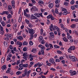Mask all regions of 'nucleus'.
<instances>
[{"mask_svg": "<svg viewBox=\"0 0 78 78\" xmlns=\"http://www.w3.org/2000/svg\"><path fill=\"white\" fill-rule=\"evenodd\" d=\"M50 19H51V21L52 20H55V18L53 16H51Z\"/></svg>", "mask_w": 78, "mask_h": 78, "instance_id": "obj_48", "label": "nucleus"}, {"mask_svg": "<svg viewBox=\"0 0 78 78\" xmlns=\"http://www.w3.org/2000/svg\"><path fill=\"white\" fill-rule=\"evenodd\" d=\"M0 23H1V24L2 25V26H3V27H5V23L4 22V21H2Z\"/></svg>", "mask_w": 78, "mask_h": 78, "instance_id": "obj_22", "label": "nucleus"}, {"mask_svg": "<svg viewBox=\"0 0 78 78\" xmlns=\"http://www.w3.org/2000/svg\"><path fill=\"white\" fill-rule=\"evenodd\" d=\"M3 27H1L0 28V30H1V33H2V34H3V33L4 31H3Z\"/></svg>", "mask_w": 78, "mask_h": 78, "instance_id": "obj_28", "label": "nucleus"}, {"mask_svg": "<svg viewBox=\"0 0 78 78\" xmlns=\"http://www.w3.org/2000/svg\"><path fill=\"white\" fill-rule=\"evenodd\" d=\"M8 11L11 13V15H13V11H12V10H8Z\"/></svg>", "mask_w": 78, "mask_h": 78, "instance_id": "obj_47", "label": "nucleus"}, {"mask_svg": "<svg viewBox=\"0 0 78 78\" xmlns=\"http://www.w3.org/2000/svg\"><path fill=\"white\" fill-rule=\"evenodd\" d=\"M23 45H28V43L26 42V41H24L23 42Z\"/></svg>", "mask_w": 78, "mask_h": 78, "instance_id": "obj_42", "label": "nucleus"}, {"mask_svg": "<svg viewBox=\"0 0 78 78\" xmlns=\"http://www.w3.org/2000/svg\"><path fill=\"white\" fill-rule=\"evenodd\" d=\"M53 30L54 31H55V30L56 31L57 30V31L59 32V28L56 26H54V27L53 28Z\"/></svg>", "mask_w": 78, "mask_h": 78, "instance_id": "obj_12", "label": "nucleus"}, {"mask_svg": "<svg viewBox=\"0 0 78 78\" xmlns=\"http://www.w3.org/2000/svg\"><path fill=\"white\" fill-rule=\"evenodd\" d=\"M27 48L26 47H24L23 48V51H27Z\"/></svg>", "mask_w": 78, "mask_h": 78, "instance_id": "obj_40", "label": "nucleus"}, {"mask_svg": "<svg viewBox=\"0 0 78 78\" xmlns=\"http://www.w3.org/2000/svg\"><path fill=\"white\" fill-rule=\"evenodd\" d=\"M48 7L49 8H52L53 7V3H51L48 5Z\"/></svg>", "mask_w": 78, "mask_h": 78, "instance_id": "obj_17", "label": "nucleus"}, {"mask_svg": "<svg viewBox=\"0 0 78 78\" xmlns=\"http://www.w3.org/2000/svg\"><path fill=\"white\" fill-rule=\"evenodd\" d=\"M1 69L2 70H5L6 69V65H4L1 68Z\"/></svg>", "mask_w": 78, "mask_h": 78, "instance_id": "obj_19", "label": "nucleus"}, {"mask_svg": "<svg viewBox=\"0 0 78 78\" xmlns=\"http://www.w3.org/2000/svg\"><path fill=\"white\" fill-rule=\"evenodd\" d=\"M20 63V60H17L16 62V65H19Z\"/></svg>", "mask_w": 78, "mask_h": 78, "instance_id": "obj_55", "label": "nucleus"}, {"mask_svg": "<svg viewBox=\"0 0 78 78\" xmlns=\"http://www.w3.org/2000/svg\"><path fill=\"white\" fill-rule=\"evenodd\" d=\"M49 34L51 37H52V38H54V37H55V36L54 35V33L53 32H50L49 33Z\"/></svg>", "mask_w": 78, "mask_h": 78, "instance_id": "obj_14", "label": "nucleus"}, {"mask_svg": "<svg viewBox=\"0 0 78 78\" xmlns=\"http://www.w3.org/2000/svg\"><path fill=\"white\" fill-rule=\"evenodd\" d=\"M27 12H29V10H28V9H27L25 10H24V14L25 16L26 17H28V18H30L31 16L30 15L27 14Z\"/></svg>", "mask_w": 78, "mask_h": 78, "instance_id": "obj_1", "label": "nucleus"}, {"mask_svg": "<svg viewBox=\"0 0 78 78\" xmlns=\"http://www.w3.org/2000/svg\"><path fill=\"white\" fill-rule=\"evenodd\" d=\"M61 62H62V63L63 64H65L66 62H65V60H62L61 61Z\"/></svg>", "mask_w": 78, "mask_h": 78, "instance_id": "obj_63", "label": "nucleus"}, {"mask_svg": "<svg viewBox=\"0 0 78 78\" xmlns=\"http://www.w3.org/2000/svg\"><path fill=\"white\" fill-rule=\"evenodd\" d=\"M67 38L68 39H72V36L70 35H69L68 36H67Z\"/></svg>", "mask_w": 78, "mask_h": 78, "instance_id": "obj_60", "label": "nucleus"}, {"mask_svg": "<svg viewBox=\"0 0 78 78\" xmlns=\"http://www.w3.org/2000/svg\"><path fill=\"white\" fill-rule=\"evenodd\" d=\"M22 73V72L20 71H18L16 73V74L17 75H20Z\"/></svg>", "mask_w": 78, "mask_h": 78, "instance_id": "obj_32", "label": "nucleus"}, {"mask_svg": "<svg viewBox=\"0 0 78 78\" xmlns=\"http://www.w3.org/2000/svg\"><path fill=\"white\" fill-rule=\"evenodd\" d=\"M18 39H19L20 41H21L23 39V37L22 36H19L18 37Z\"/></svg>", "mask_w": 78, "mask_h": 78, "instance_id": "obj_37", "label": "nucleus"}, {"mask_svg": "<svg viewBox=\"0 0 78 78\" xmlns=\"http://www.w3.org/2000/svg\"><path fill=\"white\" fill-rule=\"evenodd\" d=\"M54 47L56 48H60V47H59V46L56 45V44L54 45Z\"/></svg>", "mask_w": 78, "mask_h": 78, "instance_id": "obj_39", "label": "nucleus"}, {"mask_svg": "<svg viewBox=\"0 0 78 78\" xmlns=\"http://www.w3.org/2000/svg\"><path fill=\"white\" fill-rule=\"evenodd\" d=\"M32 36L33 37H34V38H36V37H37V34H35L34 35H32Z\"/></svg>", "mask_w": 78, "mask_h": 78, "instance_id": "obj_56", "label": "nucleus"}, {"mask_svg": "<svg viewBox=\"0 0 78 78\" xmlns=\"http://www.w3.org/2000/svg\"><path fill=\"white\" fill-rule=\"evenodd\" d=\"M27 70H25L24 71V73H23L22 74V77H25V76L27 77Z\"/></svg>", "mask_w": 78, "mask_h": 78, "instance_id": "obj_10", "label": "nucleus"}, {"mask_svg": "<svg viewBox=\"0 0 78 78\" xmlns=\"http://www.w3.org/2000/svg\"><path fill=\"white\" fill-rule=\"evenodd\" d=\"M55 11L56 14H59V12H58V9H56Z\"/></svg>", "mask_w": 78, "mask_h": 78, "instance_id": "obj_58", "label": "nucleus"}, {"mask_svg": "<svg viewBox=\"0 0 78 78\" xmlns=\"http://www.w3.org/2000/svg\"><path fill=\"white\" fill-rule=\"evenodd\" d=\"M64 5H65L66 6L69 5V3L66 2H64Z\"/></svg>", "mask_w": 78, "mask_h": 78, "instance_id": "obj_38", "label": "nucleus"}, {"mask_svg": "<svg viewBox=\"0 0 78 78\" xmlns=\"http://www.w3.org/2000/svg\"><path fill=\"white\" fill-rule=\"evenodd\" d=\"M29 33L31 35H33L35 33V30L33 29L28 28Z\"/></svg>", "mask_w": 78, "mask_h": 78, "instance_id": "obj_3", "label": "nucleus"}, {"mask_svg": "<svg viewBox=\"0 0 78 78\" xmlns=\"http://www.w3.org/2000/svg\"><path fill=\"white\" fill-rule=\"evenodd\" d=\"M53 24H51L50 26H49V29L51 31H52L53 29Z\"/></svg>", "mask_w": 78, "mask_h": 78, "instance_id": "obj_15", "label": "nucleus"}, {"mask_svg": "<svg viewBox=\"0 0 78 78\" xmlns=\"http://www.w3.org/2000/svg\"><path fill=\"white\" fill-rule=\"evenodd\" d=\"M75 3V1L74 0H72L70 2V4L71 5H74Z\"/></svg>", "mask_w": 78, "mask_h": 78, "instance_id": "obj_44", "label": "nucleus"}, {"mask_svg": "<svg viewBox=\"0 0 78 78\" xmlns=\"http://www.w3.org/2000/svg\"><path fill=\"white\" fill-rule=\"evenodd\" d=\"M59 59L60 61H61V60H63V59H64V57H63L62 56H61L59 58Z\"/></svg>", "mask_w": 78, "mask_h": 78, "instance_id": "obj_54", "label": "nucleus"}, {"mask_svg": "<svg viewBox=\"0 0 78 78\" xmlns=\"http://www.w3.org/2000/svg\"><path fill=\"white\" fill-rule=\"evenodd\" d=\"M71 8L72 10H74L75 9V5H72L71 7Z\"/></svg>", "mask_w": 78, "mask_h": 78, "instance_id": "obj_34", "label": "nucleus"}, {"mask_svg": "<svg viewBox=\"0 0 78 78\" xmlns=\"http://www.w3.org/2000/svg\"><path fill=\"white\" fill-rule=\"evenodd\" d=\"M49 61L52 64H54V66H56V62H55V60L53 58H51L50 59Z\"/></svg>", "mask_w": 78, "mask_h": 78, "instance_id": "obj_7", "label": "nucleus"}, {"mask_svg": "<svg viewBox=\"0 0 78 78\" xmlns=\"http://www.w3.org/2000/svg\"><path fill=\"white\" fill-rule=\"evenodd\" d=\"M59 45H60L61 47H63V45L62 44V42H61V41H60L59 42Z\"/></svg>", "mask_w": 78, "mask_h": 78, "instance_id": "obj_49", "label": "nucleus"}, {"mask_svg": "<svg viewBox=\"0 0 78 78\" xmlns=\"http://www.w3.org/2000/svg\"><path fill=\"white\" fill-rule=\"evenodd\" d=\"M41 68L40 67H37L36 69V71L37 72H38L39 73L41 72Z\"/></svg>", "mask_w": 78, "mask_h": 78, "instance_id": "obj_13", "label": "nucleus"}, {"mask_svg": "<svg viewBox=\"0 0 78 78\" xmlns=\"http://www.w3.org/2000/svg\"><path fill=\"white\" fill-rule=\"evenodd\" d=\"M32 2V4L33 5H34L36 3V1L34 0H31Z\"/></svg>", "mask_w": 78, "mask_h": 78, "instance_id": "obj_52", "label": "nucleus"}, {"mask_svg": "<svg viewBox=\"0 0 78 78\" xmlns=\"http://www.w3.org/2000/svg\"><path fill=\"white\" fill-rule=\"evenodd\" d=\"M27 52H24L23 55V56H26L27 57Z\"/></svg>", "mask_w": 78, "mask_h": 78, "instance_id": "obj_51", "label": "nucleus"}, {"mask_svg": "<svg viewBox=\"0 0 78 78\" xmlns=\"http://www.w3.org/2000/svg\"><path fill=\"white\" fill-rule=\"evenodd\" d=\"M34 15L35 17H38V18H40L41 16V17L43 18L44 17V16L42 15V13H35L34 14Z\"/></svg>", "mask_w": 78, "mask_h": 78, "instance_id": "obj_2", "label": "nucleus"}, {"mask_svg": "<svg viewBox=\"0 0 78 78\" xmlns=\"http://www.w3.org/2000/svg\"><path fill=\"white\" fill-rule=\"evenodd\" d=\"M75 48V46H71L68 49V51L69 53H70L72 50H74Z\"/></svg>", "mask_w": 78, "mask_h": 78, "instance_id": "obj_6", "label": "nucleus"}, {"mask_svg": "<svg viewBox=\"0 0 78 78\" xmlns=\"http://www.w3.org/2000/svg\"><path fill=\"white\" fill-rule=\"evenodd\" d=\"M50 20H49L48 19L47 20L46 24H47V25H49V24H50Z\"/></svg>", "mask_w": 78, "mask_h": 78, "instance_id": "obj_45", "label": "nucleus"}, {"mask_svg": "<svg viewBox=\"0 0 78 78\" xmlns=\"http://www.w3.org/2000/svg\"><path fill=\"white\" fill-rule=\"evenodd\" d=\"M4 14H6V15H8V14H9V12L8 11H4Z\"/></svg>", "mask_w": 78, "mask_h": 78, "instance_id": "obj_36", "label": "nucleus"}, {"mask_svg": "<svg viewBox=\"0 0 78 78\" xmlns=\"http://www.w3.org/2000/svg\"><path fill=\"white\" fill-rule=\"evenodd\" d=\"M22 18V17L21 16H20L19 18L18 19V22H19V23H20V22H21Z\"/></svg>", "mask_w": 78, "mask_h": 78, "instance_id": "obj_20", "label": "nucleus"}, {"mask_svg": "<svg viewBox=\"0 0 78 78\" xmlns=\"http://www.w3.org/2000/svg\"><path fill=\"white\" fill-rule=\"evenodd\" d=\"M28 64L26 63V64H24L22 65L23 67H25V68H27V67H28Z\"/></svg>", "mask_w": 78, "mask_h": 78, "instance_id": "obj_26", "label": "nucleus"}, {"mask_svg": "<svg viewBox=\"0 0 78 78\" xmlns=\"http://www.w3.org/2000/svg\"><path fill=\"white\" fill-rule=\"evenodd\" d=\"M42 65H43V63H39L38 67H41V66H42Z\"/></svg>", "mask_w": 78, "mask_h": 78, "instance_id": "obj_64", "label": "nucleus"}, {"mask_svg": "<svg viewBox=\"0 0 78 78\" xmlns=\"http://www.w3.org/2000/svg\"><path fill=\"white\" fill-rule=\"evenodd\" d=\"M50 70H52V71H55L56 70V69H55L53 68H51L50 69Z\"/></svg>", "mask_w": 78, "mask_h": 78, "instance_id": "obj_61", "label": "nucleus"}, {"mask_svg": "<svg viewBox=\"0 0 78 78\" xmlns=\"http://www.w3.org/2000/svg\"><path fill=\"white\" fill-rule=\"evenodd\" d=\"M71 60L72 61V62H76L77 60V58L75 56H72L71 58Z\"/></svg>", "mask_w": 78, "mask_h": 78, "instance_id": "obj_9", "label": "nucleus"}, {"mask_svg": "<svg viewBox=\"0 0 78 78\" xmlns=\"http://www.w3.org/2000/svg\"><path fill=\"white\" fill-rule=\"evenodd\" d=\"M52 16V15L49 14V15H48L47 17V19H51V17Z\"/></svg>", "mask_w": 78, "mask_h": 78, "instance_id": "obj_33", "label": "nucleus"}, {"mask_svg": "<svg viewBox=\"0 0 78 78\" xmlns=\"http://www.w3.org/2000/svg\"><path fill=\"white\" fill-rule=\"evenodd\" d=\"M46 64L48 66H50L51 65V63L48 62V61H47L46 62Z\"/></svg>", "mask_w": 78, "mask_h": 78, "instance_id": "obj_25", "label": "nucleus"}, {"mask_svg": "<svg viewBox=\"0 0 78 78\" xmlns=\"http://www.w3.org/2000/svg\"><path fill=\"white\" fill-rule=\"evenodd\" d=\"M10 72H11V68H8L6 72V73H9Z\"/></svg>", "mask_w": 78, "mask_h": 78, "instance_id": "obj_23", "label": "nucleus"}, {"mask_svg": "<svg viewBox=\"0 0 78 78\" xmlns=\"http://www.w3.org/2000/svg\"><path fill=\"white\" fill-rule=\"evenodd\" d=\"M68 13V12H67V10H65L63 12V14H64L65 16H66L67 14Z\"/></svg>", "mask_w": 78, "mask_h": 78, "instance_id": "obj_31", "label": "nucleus"}, {"mask_svg": "<svg viewBox=\"0 0 78 78\" xmlns=\"http://www.w3.org/2000/svg\"><path fill=\"white\" fill-rule=\"evenodd\" d=\"M31 51L34 53H36V49H35V48H33L32 49Z\"/></svg>", "mask_w": 78, "mask_h": 78, "instance_id": "obj_53", "label": "nucleus"}, {"mask_svg": "<svg viewBox=\"0 0 78 78\" xmlns=\"http://www.w3.org/2000/svg\"><path fill=\"white\" fill-rule=\"evenodd\" d=\"M41 51L42 55H44V50L43 49H41Z\"/></svg>", "mask_w": 78, "mask_h": 78, "instance_id": "obj_43", "label": "nucleus"}, {"mask_svg": "<svg viewBox=\"0 0 78 78\" xmlns=\"http://www.w3.org/2000/svg\"><path fill=\"white\" fill-rule=\"evenodd\" d=\"M2 64H3L5 62V57H3L1 58V61Z\"/></svg>", "mask_w": 78, "mask_h": 78, "instance_id": "obj_18", "label": "nucleus"}, {"mask_svg": "<svg viewBox=\"0 0 78 78\" xmlns=\"http://www.w3.org/2000/svg\"><path fill=\"white\" fill-rule=\"evenodd\" d=\"M30 72L31 70H29L28 71L27 70V78H29V75H30Z\"/></svg>", "mask_w": 78, "mask_h": 78, "instance_id": "obj_16", "label": "nucleus"}, {"mask_svg": "<svg viewBox=\"0 0 78 78\" xmlns=\"http://www.w3.org/2000/svg\"><path fill=\"white\" fill-rule=\"evenodd\" d=\"M57 52L58 54H61L62 52L59 50H57Z\"/></svg>", "mask_w": 78, "mask_h": 78, "instance_id": "obj_57", "label": "nucleus"}, {"mask_svg": "<svg viewBox=\"0 0 78 78\" xmlns=\"http://www.w3.org/2000/svg\"><path fill=\"white\" fill-rule=\"evenodd\" d=\"M38 3L39 4H42V5H43V4L44 3V2L42 1H39L38 2Z\"/></svg>", "mask_w": 78, "mask_h": 78, "instance_id": "obj_41", "label": "nucleus"}, {"mask_svg": "<svg viewBox=\"0 0 78 78\" xmlns=\"http://www.w3.org/2000/svg\"><path fill=\"white\" fill-rule=\"evenodd\" d=\"M76 26V25H75V24H73L70 26V27L71 28H75Z\"/></svg>", "mask_w": 78, "mask_h": 78, "instance_id": "obj_29", "label": "nucleus"}, {"mask_svg": "<svg viewBox=\"0 0 78 78\" xmlns=\"http://www.w3.org/2000/svg\"><path fill=\"white\" fill-rule=\"evenodd\" d=\"M69 73H70V76H73L76 75L77 73L75 71H72V70H71L69 71Z\"/></svg>", "mask_w": 78, "mask_h": 78, "instance_id": "obj_5", "label": "nucleus"}, {"mask_svg": "<svg viewBox=\"0 0 78 78\" xmlns=\"http://www.w3.org/2000/svg\"><path fill=\"white\" fill-rule=\"evenodd\" d=\"M11 17H12V15H11V14H9L7 15V18L9 19L11 18Z\"/></svg>", "mask_w": 78, "mask_h": 78, "instance_id": "obj_27", "label": "nucleus"}, {"mask_svg": "<svg viewBox=\"0 0 78 78\" xmlns=\"http://www.w3.org/2000/svg\"><path fill=\"white\" fill-rule=\"evenodd\" d=\"M33 4L30 3H29L28 6H29L32 7V6H33Z\"/></svg>", "mask_w": 78, "mask_h": 78, "instance_id": "obj_62", "label": "nucleus"}, {"mask_svg": "<svg viewBox=\"0 0 78 78\" xmlns=\"http://www.w3.org/2000/svg\"><path fill=\"white\" fill-rule=\"evenodd\" d=\"M29 44L30 45H33V42H32V41H30Z\"/></svg>", "mask_w": 78, "mask_h": 78, "instance_id": "obj_59", "label": "nucleus"}, {"mask_svg": "<svg viewBox=\"0 0 78 78\" xmlns=\"http://www.w3.org/2000/svg\"><path fill=\"white\" fill-rule=\"evenodd\" d=\"M25 21L27 25H28L30 23V21L29 20L26 19L25 20Z\"/></svg>", "mask_w": 78, "mask_h": 78, "instance_id": "obj_35", "label": "nucleus"}, {"mask_svg": "<svg viewBox=\"0 0 78 78\" xmlns=\"http://www.w3.org/2000/svg\"><path fill=\"white\" fill-rule=\"evenodd\" d=\"M31 18L33 20H36L37 19V20L36 21V22H38V21H39V19H38V17L35 16L33 15H32L31 16Z\"/></svg>", "mask_w": 78, "mask_h": 78, "instance_id": "obj_8", "label": "nucleus"}, {"mask_svg": "<svg viewBox=\"0 0 78 78\" xmlns=\"http://www.w3.org/2000/svg\"><path fill=\"white\" fill-rule=\"evenodd\" d=\"M61 61L59 59V58H56L55 59V62H60Z\"/></svg>", "mask_w": 78, "mask_h": 78, "instance_id": "obj_50", "label": "nucleus"}, {"mask_svg": "<svg viewBox=\"0 0 78 78\" xmlns=\"http://www.w3.org/2000/svg\"><path fill=\"white\" fill-rule=\"evenodd\" d=\"M59 3H60V1L59 0H56L55 1L56 4H58Z\"/></svg>", "mask_w": 78, "mask_h": 78, "instance_id": "obj_46", "label": "nucleus"}, {"mask_svg": "<svg viewBox=\"0 0 78 78\" xmlns=\"http://www.w3.org/2000/svg\"><path fill=\"white\" fill-rule=\"evenodd\" d=\"M39 42L41 43V44H44L45 42H44V40L43 38V37L41 36H40L39 37Z\"/></svg>", "mask_w": 78, "mask_h": 78, "instance_id": "obj_4", "label": "nucleus"}, {"mask_svg": "<svg viewBox=\"0 0 78 78\" xmlns=\"http://www.w3.org/2000/svg\"><path fill=\"white\" fill-rule=\"evenodd\" d=\"M31 11H33L35 12H36L37 11V8L36 7H34L31 8Z\"/></svg>", "mask_w": 78, "mask_h": 78, "instance_id": "obj_11", "label": "nucleus"}, {"mask_svg": "<svg viewBox=\"0 0 78 78\" xmlns=\"http://www.w3.org/2000/svg\"><path fill=\"white\" fill-rule=\"evenodd\" d=\"M8 11L10 10H12V7L10 5H9L8 6Z\"/></svg>", "mask_w": 78, "mask_h": 78, "instance_id": "obj_24", "label": "nucleus"}, {"mask_svg": "<svg viewBox=\"0 0 78 78\" xmlns=\"http://www.w3.org/2000/svg\"><path fill=\"white\" fill-rule=\"evenodd\" d=\"M50 44H48V43H46L45 45L47 48H49V47H50Z\"/></svg>", "mask_w": 78, "mask_h": 78, "instance_id": "obj_21", "label": "nucleus"}, {"mask_svg": "<svg viewBox=\"0 0 78 78\" xmlns=\"http://www.w3.org/2000/svg\"><path fill=\"white\" fill-rule=\"evenodd\" d=\"M62 40L65 42H68V39H67L66 37H64L63 38Z\"/></svg>", "mask_w": 78, "mask_h": 78, "instance_id": "obj_30", "label": "nucleus"}]
</instances>
